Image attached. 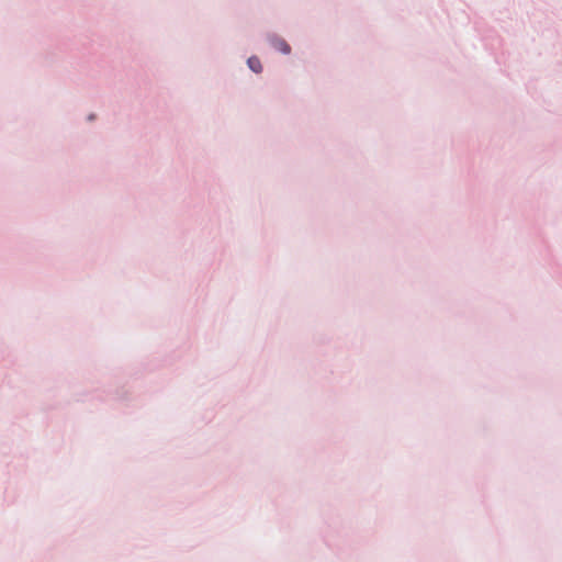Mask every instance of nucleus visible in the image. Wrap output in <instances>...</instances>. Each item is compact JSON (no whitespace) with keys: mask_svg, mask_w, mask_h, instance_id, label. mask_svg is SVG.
Listing matches in <instances>:
<instances>
[{"mask_svg":"<svg viewBox=\"0 0 562 562\" xmlns=\"http://www.w3.org/2000/svg\"><path fill=\"white\" fill-rule=\"evenodd\" d=\"M247 64H248L249 68H250L252 71H255V72H257V74H258V72H261V70H262V66H261V63H260V60H259V58H258V57H255V56L249 57V58H248V60H247Z\"/></svg>","mask_w":562,"mask_h":562,"instance_id":"f257e3e1","label":"nucleus"},{"mask_svg":"<svg viewBox=\"0 0 562 562\" xmlns=\"http://www.w3.org/2000/svg\"><path fill=\"white\" fill-rule=\"evenodd\" d=\"M273 46L277 49H279L280 52H282L283 54H289L291 50L289 44L285 41L280 40V38H277L273 41Z\"/></svg>","mask_w":562,"mask_h":562,"instance_id":"f03ea898","label":"nucleus"}]
</instances>
